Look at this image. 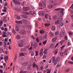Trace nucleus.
<instances>
[{
  "mask_svg": "<svg viewBox=\"0 0 73 73\" xmlns=\"http://www.w3.org/2000/svg\"><path fill=\"white\" fill-rule=\"evenodd\" d=\"M54 10L55 11H61L60 13L63 15H64V9H63V8H58L55 9Z\"/></svg>",
  "mask_w": 73,
  "mask_h": 73,
  "instance_id": "f03ea898",
  "label": "nucleus"
},
{
  "mask_svg": "<svg viewBox=\"0 0 73 73\" xmlns=\"http://www.w3.org/2000/svg\"><path fill=\"white\" fill-rule=\"evenodd\" d=\"M57 62H57L55 60V61H54V62H53V63H54V65L56 66V64H57Z\"/></svg>",
  "mask_w": 73,
  "mask_h": 73,
  "instance_id": "c85d7f7f",
  "label": "nucleus"
},
{
  "mask_svg": "<svg viewBox=\"0 0 73 73\" xmlns=\"http://www.w3.org/2000/svg\"><path fill=\"white\" fill-rule=\"evenodd\" d=\"M22 21L25 24H28V23H29V21H28V20L27 19H22Z\"/></svg>",
  "mask_w": 73,
  "mask_h": 73,
  "instance_id": "39448f33",
  "label": "nucleus"
},
{
  "mask_svg": "<svg viewBox=\"0 0 73 73\" xmlns=\"http://www.w3.org/2000/svg\"><path fill=\"white\" fill-rule=\"evenodd\" d=\"M40 69L41 70H42L43 69V67L42 66H41L40 68Z\"/></svg>",
  "mask_w": 73,
  "mask_h": 73,
  "instance_id": "338daca9",
  "label": "nucleus"
},
{
  "mask_svg": "<svg viewBox=\"0 0 73 73\" xmlns=\"http://www.w3.org/2000/svg\"><path fill=\"white\" fill-rule=\"evenodd\" d=\"M68 46L71 45V42H70V41L69 40H68Z\"/></svg>",
  "mask_w": 73,
  "mask_h": 73,
  "instance_id": "5701e85b",
  "label": "nucleus"
},
{
  "mask_svg": "<svg viewBox=\"0 0 73 73\" xmlns=\"http://www.w3.org/2000/svg\"><path fill=\"white\" fill-rule=\"evenodd\" d=\"M59 45V43H58L55 45V46L54 47V48H56L57 47V46Z\"/></svg>",
  "mask_w": 73,
  "mask_h": 73,
  "instance_id": "a18cd8bd",
  "label": "nucleus"
},
{
  "mask_svg": "<svg viewBox=\"0 0 73 73\" xmlns=\"http://www.w3.org/2000/svg\"><path fill=\"white\" fill-rule=\"evenodd\" d=\"M3 23V21L2 20H1L0 22V25H1Z\"/></svg>",
  "mask_w": 73,
  "mask_h": 73,
  "instance_id": "603ef678",
  "label": "nucleus"
},
{
  "mask_svg": "<svg viewBox=\"0 0 73 73\" xmlns=\"http://www.w3.org/2000/svg\"><path fill=\"white\" fill-rule=\"evenodd\" d=\"M17 19L18 20H20V19H21V18L20 17V16H17Z\"/></svg>",
  "mask_w": 73,
  "mask_h": 73,
  "instance_id": "72a5a7b5",
  "label": "nucleus"
},
{
  "mask_svg": "<svg viewBox=\"0 0 73 73\" xmlns=\"http://www.w3.org/2000/svg\"><path fill=\"white\" fill-rule=\"evenodd\" d=\"M23 44H24V42L21 40L20 41L19 43L18 44V46H19V47H23L22 45H23Z\"/></svg>",
  "mask_w": 73,
  "mask_h": 73,
  "instance_id": "7ed1b4c3",
  "label": "nucleus"
},
{
  "mask_svg": "<svg viewBox=\"0 0 73 73\" xmlns=\"http://www.w3.org/2000/svg\"><path fill=\"white\" fill-rule=\"evenodd\" d=\"M30 69H31V66H29L27 67V69L29 70Z\"/></svg>",
  "mask_w": 73,
  "mask_h": 73,
  "instance_id": "052dcab7",
  "label": "nucleus"
},
{
  "mask_svg": "<svg viewBox=\"0 0 73 73\" xmlns=\"http://www.w3.org/2000/svg\"><path fill=\"white\" fill-rule=\"evenodd\" d=\"M17 58V54H15V60H16Z\"/></svg>",
  "mask_w": 73,
  "mask_h": 73,
  "instance_id": "0e129e2a",
  "label": "nucleus"
},
{
  "mask_svg": "<svg viewBox=\"0 0 73 73\" xmlns=\"http://www.w3.org/2000/svg\"><path fill=\"white\" fill-rule=\"evenodd\" d=\"M57 70H56L54 72V73H57Z\"/></svg>",
  "mask_w": 73,
  "mask_h": 73,
  "instance_id": "69168bd1",
  "label": "nucleus"
},
{
  "mask_svg": "<svg viewBox=\"0 0 73 73\" xmlns=\"http://www.w3.org/2000/svg\"><path fill=\"white\" fill-rule=\"evenodd\" d=\"M51 72V70H49L46 73H50Z\"/></svg>",
  "mask_w": 73,
  "mask_h": 73,
  "instance_id": "3c124183",
  "label": "nucleus"
},
{
  "mask_svg": "<svg viewBox=\"0 0 73 73\" xmlns=\"http://www.w3.org/2000/svg\"><path fill=\"white\" fill-rule=\"evenodd\" d=\"M58 19L59 21H62L63 20V18H59Z\"/></svg>",
  "mask_w": 73,
  "mask_h": 73,
  "instance_id": "7c9ffc66",
  "label": "nucleus"
},
{
  "mask_svg": "<svg viewBox=\"0 0 73 73\" xmlns=\"http://www.w3.org/2000/svg\"><path fill=\"white\" fill-rule=\"evenodd\" d=\"M35 27L37 28L38 27V25H37V22H35Z\"/></svg>",
  "mask_w": 73,
  "mask_h": 73,
  "instance_id": "79ce46f5",
  "label": "nucleus"
},
{
  "mask_svg": "<svg viewBox=\"0 0 73 73\" xmlns=\"http://www.w3.org/2000/svg\"><path fill=\"white\" fill-rule=\"evenodd\" d=\"M30 9V8L28 7H23V9H24V10L28 11V10H29Z\"/></svg>",
  "mask_w": 73,
  "mask_h": 73,
  "instance_id": "2eb2a0df",
  "label": "nucleus"
},
{
  "mask_svg": "<svg viewBox=\"0 0 73 73\" xmlns=\"http://www.w3.org/2000/svg\"><path fill=\"white\" fill-rule=\"evenodd\" d=\"M42 2L43 4H42V3H39V5L41 7H43L44 8H45L46 7V3L45 2V0H42Z\"/></svg>",
  "mask_w": 73,
  "mask_h": 73,
  "instance_id": "f257e3e1",
  "label": "nucleus"
},
{
  "mask_svg": "<svg viewBox=\"0 0 73 73\" xmlns=\"http://www.w3.org/2000/svg\"><path fill=\"white\" fill-rule=\"evenodd\" d=\"M25 14L26 15H28L29 14V13L28 12H26L25 13Z\"/></svg>",
  "mask_w": 73,
  "mask_h": 73,
  "instance_id": "e2e57ef3",
  "label": "nucleus"
},
{
  "mask_svg": "<svg viewBox=\"0 0 73 73\" xmlns=\"http://www.w3.org/2000/svg\"><path fill=\"white\" fill-rule=\"evenodd\" d=\"M21 33H22V34H23V35H24L27 33V32H26V31H25V30H23L21 31Z\"/></svg>",
  "mask_w": 73,
  "mask_h": 73,
  "instance_id": "f3484780",
  "label": "nucleus"
},
{
  "mask_svg": "<svg viewBox=\"0 0 73 73\" xmlns=\"http://www.w3.org/2000/svg\"><path fill=\"white\" fill-rule=\"evenodd\" d=\"M36 41H37V42H40V40H39V39L37 37L36 39Z\"/></svg>",
  "mask_w": 73,
  "mask_h": 73,
  "instance_id": "473e14b6",
  "label": "nucleus"
},
{
  "mask_svg": "<svg viewBox=\"0 0 73 73\" xmlns=\"http://www.w3.org/2000/svg\"><path fill=\"white\" fill-rule=\"evenodd\" d=\"M68 33L69 35H70V36L72 35L73 34V32H72L71 31H70Z\"/></svg>",
  "mask_w": 73,
  "mask_h": 73,
  "instance_id": "2f4dec72",
  "label": "nucleus"
},
{
  "mask_svg": "<svg viewBox=\"0 0 73 73\" xmlns=\"http://www.w3.org/2000/svg\"><path fill=\"white\" fill-rule=\"evenodd\" d=\"M29 13L32 15H34L35 13V12L33 10H31L29 11Z\"/></svg>",
  "mask_w": 73,
  "mask_h": 73,
  "instance_id": "1a4fd4ad",
  "label": "nucleus"
},
{
  "mask_svg": "<svg viewBox=\"0 0 73 73\" xmlns=\"http://www.w3.org/2000/svg\"><path fill=\"white\" fill-rule=\"evenodd\" d=\"M8 56H6V57H5V61L6 62H7V60H8Z\"/></svg>",
  "mask_w": 73,
  "mask_h": 73,
  "instance_id": "b1692460",
  "label": "nucleus"
},
{
  "mask_svg": "<svg viewBox=\"0 0 73 73\" xmlns=\"http://www.w3.org/2000/svg\"><path fill=\"white\" fill-rule=\"evenodd\" d=\"M50 25V23H45L44 25L45 27H48V26H49Z\"/></svg>",
  "mask_w": 73,
  "mask_h": 73,
  "instance_id": "bb28decb",
  "label": "nucleus"
},
{
  "mask_svg": "<svg viewBox=\"0 0 73 73\" xmlns=\"http://www.w3.org/2000/svg\"><path fill=\"white\" fill-rule=\"evenodd\" d=\"M54 7L53 5H50L48 6L49 9H52Z\"/></svg>",
  "mask_w": 73,
  "mask_h": 73,
  "instance_id": "dca6fc26",
  "label": "nucleus"
},
{
  "mask_svg": "<svg viewBox=\"0 0 73 73\" xmlns=\"http://www.w3.org/2000/svg\"><path fill=\"white\" fill-rule=\"evenodd\" d=\"M49 20H52V19L51 18V17H50V15H49Z\"/></svg>",
  "mask_w": 73,
  "mask_h": 73,
  "instance_id": "13d9d810",
  "label": "nucleus"
},
{
  "mask_svg": "<svg viewBox=\"0 0 73 73\" xmlns=\"http://www.w3.org/2000/svg\"><path fill=\"white\" fill-rule=\"evenodd\" d=\"M64 38L66 40H68V37L67 36H65Z\"/></svg>",
  "mask_w": 73,
  "mask_h": 73,
  "instance_id": "49530a36",
  "label": "nucleus"
},
{
  "mask_svg": "<svg viewBox=\"0 0 73 73\" xmlns=\"http://www.w3.org/2000/svg\"><path fill=\"white\" fill-rule=\"evenodd\" d=\"M52 31H55L56 29V26H53L52 28Z\"/></svg>",
  "mask_w": 73,
  "mask_h": 73,
  "instance_id": "412c9836",
  "label": "nucleus"
},
{
  "mask_svg": "<svg viewBox=\"0 0 73 73\" xmlns=\"http://www.w3.org/2000/svg\"><path fill=\"white\" fill-rule=\"evenodd\" d=\"M15 31H17V32H18V31H19V28L16 27L15 28Z\"/></svg>",
  "mask_w": 73,
  "mask_h": 73,
  "instance_id": "37998d69",
  "label": "nucleus"
},
{
  "mask_svg": "<svg viewBox=\"0 0 73 73\" xmlns=\"http://www.w3.org/2000/svg\"><path fill=\"white\" fill-rule=\"evenodd\" d=\"M50 1L52 2V3H54L57 1V0H50Z\"/></svg>",
  "mask_w": 73,
  "mask_h": 73,
  "instance_id": "aec40b11",
  "label": "nucleus"
},
{
  "mask_svg": "<svg viewBox=\"0 0 73 73\" xmlns=\"http://www.w3.org/2000/svg\"><path fill=\"white\" fill-rule=\"evenodd\" d=\"M56 18L57 16H54L53 17V19L54 20H56Z\"/></svg>",
  "mask_w": 73,
  "mask_h": 73,
  "instance_id": "c756f323",
  "label": "nucleus"
},
{
  "mask_svg": "<svg viewBox=\"0 0 73 73\" xmlns=\"http://www.w3.org/2000/svg\"><path fill=\"white\" fill-rule=\"evenodd\" d=\"M52 62H54V61H55V60H56V57H55V56L52 57Z\"/></svg>",
  "mask_w": 73,
  "mask_h": 73,
  "instance_id": "4be33fe9",
  "label": "nucleus"
},
{
  "mask_svg": "<svg viewBox=\"0 0 73 73\" xmlns=\"http://www.w3.org/2000/svg\"><path fill=\"white\" fill-rule=\"evenodd\" d=\"M35 55V53L34 52H32L31 54V56H34Z\"/></svg>",
  "mask_w": 73,
  "mask_h": 73,
  "instance_id": "864d4df0",
  "label": "nucleus"
},
{
  "mask_svg": "<svg viewBox=\"0 0 73 73\" xmlns=\"http://www.w3.org/2000/svg\"><path fill=\"white\" fill-rule=\"evenodd\" d=\"M60 33V32L59 31H57L55 33V35H58Z\"/></svg>",
  "mask_w": 73,
  "mask_h": 73,
  "instance_id": "f704fd0d",
  "label": "nucleus"
},
{
  "mask_svg": "<svg viewBox=\"0 0 73 73\" xmlns=\"http://www.w3.org/2000/svg\"><path fill=\"white\" fill-rule=\"evenodd\" d=\"M7 19V18L6 17H3V21L4 22H5L6 23L7 21V20L6 19Z\"/></svg>",
  "mask_w": 73,
  "mask_h": 73,
  "instance_id": "a211bd4d",
  "label": "nucleus"
},
{
  "mask_svg": "<svg viewBox=\"0 0 73 73\" xmlns=\"http://www.w3.org/2000/svg\"><path fill=\"white\" fill-rule=\"evenodd\" d=\"M23 65L24 66H27L28 65V62H25L23 63Z\"/></svg>",
  "mask_w": 73,
  "mask_h": 73,
  "instance_id": "a878e982",
  "label": "nucleus"
},
{
  "mask_svg": "<svg viewBox=\"0 0 73 73\" xmlns=\"http://www.w3.org/2000/svg\"><path fill=\"white\" fill-rule=\"evenodd\" d=\"M63 25H64V23L63 22H61L59 23V27L60 28L62 27Z\"/></svg>",
  "mask_w": 73,
  "mask_h": 73,
  "instance_id": "ddd939ff",
  "label": "nucleus"
},
{
  "mask_svg": "<svg viewBox=\"0 0 73 73\" xmlns=\"http://www.w3.org/2000/svg\"><path fill=\"white\" fill-rule=\"evenodd\" d=\"M35 56H37L38 55V52L37 51H35Z\"/></svg>",
  "mask_w": 73,
  "mask_h": 73,
  "instance_id": "cd10ccee",
  "label": "nucleus"
},
{
  "mask_svg": "<svg viewBox=\"0 0 73 73\" xmlns=\"http://www.w3.org/2000/svg\"><path fill=\"white\" fill-rule=\"evenodd\" d=\"M71 8H72L73 9V3L72 4L71 7H70Z\"/></svg>",
  "mask_w": 73,
  "mask_h": 73,
  "instance_id": "774afa93",
  "label": "nucleus"
},
{
  "mask_svg": "<svg viewBox=\"0 0 73 73\" xmlns=\"http://www.w3.org/2000/svg\"><path fill=\"white\" fill-rule=\"evenodd\" d=\"M39 15L40 16H44L45 15V11H40L39 12Z\"/></svg>",
  "mask_w": 73,
  "mask_h": 73,
  "instance_id": "20e7f679",
  "label": "nucleus"
},
{
  "mask_svg": "<svg viewBox=\"0 0 73 73\" xmlns=\"http://www.w3.org/2000/svg\"><path fill=\"white\" fill-rule=\"evenodd\" d=\"M33 67L34 68H35V67H36V68H38V65H37L36 64L35 62H34L33 63Z\"/></svg>",
  "mask_w": 73,
  "mask_h": 73,
  "instance_id": "0eeeda50",
  "label": "nucleus"
},
{
  "mask_svg": "<svg viewBox=\"0 0 73 73\" xmlns=\"http://www.w3.org/2000/svg\"><path fill=\"white\" fill-rule=\"evenodd\" d=\"M39 32L40 34H42L45 32V31L44 30H41Z\"/></svg>",
  "mask_w": 73,
  "mask_h": 73,
  "instance_id": "6ab92c4d",
  "label": "nucleus"
},
{
  "mask_svg": "<svg viewBox=\"0 0 73 73\" xmlns=\"http://www.w3.org/2000/svg\"><path fill=\"white\" fill-rule=\"evenodd\" d=\"M11 36V33H9V32H8L7 33V36Z\"/></svg>",
  "mask_w": 73,
  "mask_h": 73,
  "instance_id": "09e8293b",
  "label": "nucleus"
},
{
  "mask_svg": "<svg viewBox=\"0 0 73 73\" xmlns=\"http://www.w3.org/2000/svg\"><path fill=\"white\" fill-rule=\"evenodd\" d=\"M47 42V41L46 40H45L43 42V44H44V45L45 44H46V42Z\"/></svg>",
  "mask_w": 73,
  "mask_h": 73,
  "instance_id": "c9c22d12",
  "label": "nucleus"
},
{
  "mask_svg": "<svg viewBox=\"0 0 73 73\" xmlns=\"http://www.w3.org/2000/svg\"><path fill=\"white\" fill-rule=\"evenodd\" d=\"M13 3H14L15 4H16V3L17 2V1H16L15 0H13Z\"/></svg>",
  "mask_w": 73,
  "mask_h": 73,
  "instance_id": "680f3d73",
  "label": "nucleus"
},
{
  "mask_svg": "<svg viewBox=\"0 0 73 73\" xmlns=\"http://www.w3.org/2000/svg\"><path fill=\"white\" fill-rule=\"evenodd\" d=\"M15 4H17V5H20V3L17 1Z\"/></svg>",
  "mask_w": 73,
  "mask_h": 73,
  "instance_id": "4d7b16f0",
  "label": "nucleus"
},
{
  "mask_svg": "<svg viewBox=\"0 0 73 73\" xmlns=\"http://www.w3.org/2000/svg\"><path fill=\"white\" fill-rule=\"evenodd\" d=\"M65 33V32H61L60 34V35L59 36V37H62L64 35V34Z\"/></svg>",
  "mask_w": 73,
  "mask_h": 73,
  "instance_id": "423d86ee",
  "label": "nucleus"
},
{
  "mask_svg": "<svg viewBox=\"0 0 73 73\" xmlns=\"http://www.w3.org/2000/svg\"><path fill=\"white\" fill-rule=\"evenodd\" d=\"M2 11L4 12H7V10L5 9H3L2 10Z\"/></svg>",
  "mask_w": 73,
  "mask_h": 73,
  "instance_id": "8fccbe9b",
  "label": "nucleus"
},
{
  "mask_svg": "<svg viewBox=\"0 0 73 73\" xmlns=\"http://www.w3.org/2000/svg\"><path fill=\"white\" fill-rule=\"evenodd\" d=\"M43 54V49L42 48L41 49L40 53V56L41 57H42Z\"/></svg>",
  "mask_w": 73,
  "mask_h": 73,
  "instance_id": "6e6552de",
  "label": "nucleus"
},
{
  "mask_svg": "<svg viewBox=\"0 0 73 73\" xmlns=\"http://www.w3.org/2000/svg\"><path fill=\"white\" fill-rule=\"evenodd\" d=\"M20 56H24V53H21L19 54Z\"/></svg>",
  "mask_w": 73,
  "mask_h": 73,
  "instance_id": "ea45409f",
  "label": "nucleus"
},
{
  "mask_svg": "<svg viewBox=\"0 0 73 73\" xmlns=\"http://www.w3.org/2000/svg\"><path fill=\"white\" fill-rule=\"evenodd\" d=\"M60 58L59 57H57L55 58V60L56 61L58 62L60 61Z\"/></svg>",
  "mask_w": 73,
  "mask_h": 73,
  "instance_id": "9d476101",
  "label": "nucleus"
},
{
  "mask_svg": "<svg viewBox=\"0 0 73 73\" xmlns=\"http://www.w3.org/2000/svg\"><path fill=\"white\" fill-rule=\"evenodd\" d=\"M45 18H46V19L48 18V15L46 14L45 15Z\"/></svg>",
  "mask_w": 73,
  "mask_h": 73,
  "instance_id": "58836bf2",
  "label": "nucleus"
},
{
  "mask_svg": "<svg viewBox=\"0 0 73 73\" xmlns=\"http://www.w3.org/2000/svg\"><path fill=\"white\" fill-rule=\"evenodd\" d=\"M68 64H73V62H68Z\"/></svg>",
  "mask_w": 73,
  "mask_h": 73,
  "instance_id": "6e6d98bb",
  "label": "nucleus"
},
{
  "mask_svg": "<svg viewBox=\"0 0 73 73\" xmlns=\"http://www.w3.org/2000/svg\"><path fill=\"white\" fill-rule=\"evenodd\" d=\"M57 37H56L53 38L52 39V42H55V41H56L57 40Z\"/></svg>",
  "mask_w": 73,
  "mask_h": 73,
  "instance_id": "f8f14e48",
  "label": "nucleus"
},
{
  "mask_svg": "<svg viewBox=\"0 0 73 73\" xmlns=\"http://www.w3.org/2000/svg\"><path fill=\"white\" fill-rule=\"evenodd\" d=\"M65 46V45H63L61 47V50H63V48Z\"/></svg>",
  "mask_w": 73,
  "mask_h": 73,
  "instance_id": "4c0bfd02",
  "label": "nucleus"
},
{
  "mask_svg": "<svg viewBox=\"0 0 73 73\" xmlns=\"http://www.w3.org/2000/svg\"><path fill=\"white\" fill-rule=\"evenodd\" d=\"M15 23H17V24H22V23H23V22L21 21H16Z\"/></svg>",
  "mask_w": 73,
  "mask_h": 73,
  "instance_id": "4468645a",
  "label": "nucleus"
},
{
  "mask_svg": "<svg viewBox=\"0 0 73 73\" xmlns=\"http://www.w3.org/2000/svg\"><path fill=\"white\" fill-rule=\"evenodd\" d=\"M32 49H33V47H31L28 49V50H32Z\"/></svg>",
  "mask_w": 73,
  "mask_h": 73,
  "instance_id": "bf43d9fd",
  "label": "nucleus"
},
{
  "mask_svg": "<svg viewBox=\"0 0 73 73\" xmlns=\"http://www.w3.org/2000/svg\"><path fill=\"white\" fill-rule=\"evenodd\" d=\"M2 36H3V37H7V35H5V34H3Z\"/></svg>",
  "mask_w": 73,
  "mask_h": 73,
  "instance_id": "c03bdc74",
  "label": "nucleus"
},
{
  "mask_svg": "<svg viewBox=\"0 0 73 73\" xmlns=\"http://www.w3.org/2000/svg\"><path fill=\"white\" fill-rule=\"evenodd\" d=\"M64 42H65V40H62L60 42V43H64Z\"/></svg>",
  "mask_w": 73,
  "mask_h": 73,
  "instance_id": "de8ad7c7",
  "label": "nucleus"
},
{
  "mask_svg": "<svg viewBox=\"0 0 73 73\" xmlns=\"http://www.w3.org/2000/svg\"><path fill=\"white\" fill-rule=\"evenodd\" d=\"M7 33L6 31H3V34H4V35H6V34H7Z\"/></svg>",
  "mask_w": 73,
  "mask_h": 73,
  "instance_id": "5fc2aeb1",
  "label": "nucleus"
},
{
  "mask_svg": "<svg viewBox=\"0 0 73 73\" xmlns=\"http://www.w3.org/2000/svg\"><path fill=\"white\" fill-rule=\"evenodd\" d=\"M47 50L46 49L45 50H44V54H46L47 53Z\"/></svg>",
  "mask_w": 73,
  "mask_h": 73,
  "instance_id": "a19ab883",
  "label": "nucleus"
},
{
  "mask_svg": "<svg viewBox=\"0 0 73 73\" xmlns=\"http://www.w3.org/2000/svg\"><path fill=\"white\" fill-rule=\"evenodd\" d=\"M16 38L17 40H19L20 38H21V37L20 35L18 34L16 36Z\"/></svg>",
  "mask_w": 73,
  "mask_h": 73,
  "instance_id": "9b49d317",
  "label": "nucleus"
},
{
  "mask_svg": "<svg viewBox=\"0 0 73 73\" xmlns=\"http://www.w3.org/2000/svg\"><path fill=\"white\" fill-rule=\"evenodd\" d=\"M59 23H60V21L58 19L57 21H55V25L58 24Z\"/></svg>",
  "mask_w": 73,
  "mask_h": 73,
  "instance_id": "393cba45",
  "label": "nucleus"
},
{
  "mask_svg": "<svg viewBox=\"0 0 73 73\" xmlns=\"http://www.w3.org/2000/svg\"><path fill=\"white\" fill-rule=\"evenodd\" d=\"M54 53L55 54H57L58 53V51L57 50H55L54 52Z\"/></svg>",
  "mask_w": 73,
  "mask_h": 73,
  "instance_id": "e433bc0d",
  "label": "nucleus"
}]
</instances>
